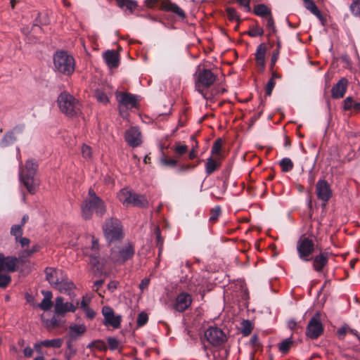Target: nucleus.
Here are the masks:
<instances>
[{"label":"nucleus","instance_id":"nucleus-49","mask_svg":"<svg viewBox=\"0 0 360 360\" xmlns=\"http://www.w3.org/2000/svg\"><path fill=\"white\" fill-rule=\"evenodd\" d=\"M148 321V314L145 312H141L137 317L136 325L138 327H142L147 323Z\"/></svg>","mask_w":360,"mask_h":360},{"label":"nucleus","instance_id":"nucleus-64","mask_svg":"<svg viewBox=\"0 0 360 360\" xmlns=\"http://www.w3.org/2000/svg\"><path fill=\"white\" fill-rule=\"evenodd\" d=\"M83 311L86 314V316L90 319H93L96 316L95 311L90 307L86 308L83 309Z\"/></svg>","mask_w":360,"mask_h":360},{"label":"nucleus","instance_id":"nucleus-12","mask_svg":"<svg viewBox=\"0 0 360 360\" xmlns=\"http://www.w3.org/2000/svg\"><path fill=\"white\" fill-rule=\"evenodd\" d=\"M102 314L104 318L103 324L105 326H112L115 329L120 328L122 316L116 315L111 307L104 306L102 309Z\"/></svg>","mask_w":360,"mask_h":360},{"label":"nucleus","instance_id":"nucleus-8","mask_svg":"<svg viewBox=\"0 0 360 360\" xmlns=\"http://www.w3.org/2000/svg\"><path fill=\"white\" fill-rule=\"evenodd\" d=\"M205 340L214 347H219L226 342L227 337L221 328L210 327L204 333L203 341Z\"/></svg>","mask_w":360,"mask_h":360},{"label":"nucleus","instance_id":"nucleus-24","mask_svg":"<svg viewBox=\"0 0 360 360\" xmlns=\"http://www.w3.org/2000/svg\"><path fill=\"white\" fill-rule=\"evenodd\" d=\"M60 271L58 269L51 267H47L45 269L46 279L52 285L55 286L58 281L61 278L58 274Z\"/></svg>","mask_w":360,"mask_h":360},{"label":"nucleus","instance_id":"nucleus-39","mask_svg":"<svg viewBox=\"0 0 360 360\" xmlns=\"http://www.w3.org/2000/svg\"><path fill=\"white\" fill-rule=\"evenodd\" d=\"M221 213V210L220 206H215L212 209L210 210V217L209 218V221L212 224L215 223L219 217H220Z\"/></svg>","mask_w":360,"mask_h":360},{"label":"nucleus","instance_id":"nucleus-38","mask_svg":"<svg viewBox=\"0 0 360 360\" xmlns=\"http://www.w3.org/2000/svg\"><path fill=\"white\" fill-rule=\"evenodd\" d=\"M279 165L281 167L282 172H288L293 169L294 164L292 160L288 158H283L279 162Z\"/></svg>","mask_w":360,"mask_h":360},{"label":"nucleus","instance_id":"nucleus-19","mask_svg":"<svg viewBox=\"0 0 360 360\" xmlns=\"http://www.w3.org/2000/svg\"><path fill=\"white\" fill-rule=\"evenodd\" d=\"M348 86V80L345 77L341 78L331 89L333 98L338 99L344 97Z\"/></svg>","mask_w":360,"mask_h":360},{"label":"nucleus","instance_id":"nucleus-48","mask_svg":"<svg viewBox=\"0 0 360 360\" xmlns=\"http://www.w3.org/2000/svg\"><path fill=\"white\" fill-rule=\"evenodd\" d=\"M160 162L163 165L170 167H175L178 164V160L176 159L167 157L162 158L160 159Z\"/></svg>","mask_w":360,"mask_h":360},{"label":"nucleus","instance_id":"nucleus-2","mask_svg":"<svg viewBox=\"0 0 360 360\" xmlns=\"http://www.w3.org/2000/svg\"><path fill=\"white\" fill-rule=\"evenodd\" d=\"M37 169L38 165L33 160H28L24 167L20 166V180L31 194L35 193L39 186V182L34 177Z\"/></svg>","mask_w":360,"mask_h":360},{"label":"nucleus","instance_id":"nucleus-3","mask_svg":"<svg viewBox=\"0 0 360 360\" xmlns=\"http://www.w3.org/2000/svg\"><path fill=\"white\" fill-rule=\"evenodd\" d=\"M57 102L60 111L68 117H76L81 113L80 102L66 91L58 96Z\"/></svg>","mask_w":360,"mask_h":360},{"label":"nucleus","instance_id":"nucleus-13","mask_svg":"<svg viewBox=\"0 0 360 360\" xmlns=\"http://www.w3.org/2000/svg\"><path fill=\"white\" fill-rule=\"evenodd\" d=\"M77 306L70 302H65L63 297H57L55 300L54 313L56 315L64 316L68 312H75Z\"/></svg>","mask_w":360,"mask_h":360},{"label":"nucleus","instance_id":"nucleus-42","mask_svg":"<svg viewBox=\"0 0 360 360\" xmlns=\"http://www.w3.org/2000/svg\"><path fill=\"white\" fill-rule=\"evenodd\" d=\"M264 34V30L262 27L256 25L250 27V30L248 32V34L252 37H256L258 36H262Z\"/></svg>","mask_w":360,"mask_h":360},{"label":"nucleus","instance_id":"nucleus-16","mask_svg":"<svg viewBox=\"0 0 360 360\" xmlns=\"http://www.w3.org/2000/svg\"><path fill=\"white\" fill-rule=\"evenodd\" d=\"M316 192L317 198L323 202H328L332 196L330 186L325 179H321L317 182Z\"/></svg>","mask_w":360,"mask_h":360},{"label":"nucleus","instance_id":"nucleus-4","mask_svg":"<svg viewBox=\"0 0 360 360\" xmlns=\"http://www.w3.org/2000/svg\"><path fill=\"white\" fill-rule=\"evenodd\" d=\"M53 66L56 71L70 76L75 69V58L66 51H57L53 56Z\"/></svg>","mask_w":360,"mask_h":360},{"label":"nucleus","instance_id":"nucleus-30","mask_svg":"<svg viewBox=\"0 0 360 360\" xmlns=\"http://www.w3.org/2000/svg\"><path fill=\"white\" fill-rule=\"evenodd\" d=\"M222 146H223L222 140L221 139H217L212 145L210 156L216 158H219L220 160H223L224 156L222 153Z\"/></svg>","mask_w":360,"mask_h":360},{"label":"nucleus","instance_id":"nucleus-22","mask_svg":"<svg viewBox=\"0 0 360 360\" xmlns=\"http://www.w3.org/2000/svg\"><path fill=\"white\" fill-rule=\"evenodd\" d=\"M222 160L214 157H209L207 159L205 167L207 176H210L215 171L218 170L221 165Z\"/></svg>","mask_w":360,"mask_h":360},{"label":"nucleus","instance_id":"nucleus-25","mask_svg":"<svg viewBox=\"0 0 360 360\" xmlns=\"http://www.w3.org/2000/svg\"><path fill=\"white\" fill-rule=\"evenodd\" d=\"M267 48L265 44H260L256 50L255 60L257 64L262 68L265 66V56Z\"/></svg>","mask_w":360,"mask_h":360},{"label":"nucleus","instance_id":"nucleus-60","mask_svg":"<svg viewBox=\"0 0 360 360\" xmlns=\"http://www.w3.org/2000/svg\"><path fill=\"white\" fill-rule=\"evenodd\" d=\"M195 165L193 164H182L179 166L178 169L179 173H184L189 170H192L195 167Z\"/></svg>","mask_w":360,"mask_h":360},{"label":"nucleus","instance_id":"nucleus-33","mask_svg":"<svg viewBox=\"0 0 360 360\" xmlns=\"http://www.w3.org/2000/svg\"><path fill=\"white\" fill-rule=\"evenodd\" d=\"M253 12L255 15L262 18H264L271 14V9L264 4H258L255 6Z\"/></svg>","mask_w":360,"mask_h":360},{"label":"nucleus","instance_id":"nucleus-6","mask_svg":"<svg viewBox=\"0 0 360 360\" xmlns=\"http://www.w3.org/2000/svg\"><path fill=\"white\" fill-rule=\"evenodd\" d=\"M135 254L134 245L127 242L122 245L112 248L110 251V259L116 264H123L133 258Z\"/></svg>","mask_w":360,"mask_h":360},{"label":"nucleus","instance_id":"nucleus-40","mask_svg":"<svg viewBox=\"0 0 360 360\" xmlns=\"http://www.w3.org/2000/svg\"><path fill=\"white\" fill-rule=\"evenodd\" d=\"M40 250V246L37 244L33 245L31 249L24 250H22L20 255L19 257L20 259L26 258L30 257L33 253L38 252Z\"/></svg>","mask_w":360,"mask_h":360},{"label":"nucleus","instance_id":"nucleus-46","mask_svg":"<svg viewBox=\"0 0 360 360\" xmlns=\"http://www.w3.org/2000/svg\"><path fill=\"white\" fill-rule=\"evenodd\" d=\"M87 347H89V348L96 347V349H98V350H101V351H105L107 349V346H106L105 342L103 340H94V341L91 342L88 345Z\"/></svg>","mask_w":360,"mask_h":360},{"label":"nucleus","instance_id":"nucleus-29","mask_svg":"<svg viewBox=\"0 0 360 360\" xmlns=\"http://www.w3.org/2000/svg\"><path fill=\"white\" fill-rule=\"evenodd\" d=\"M54 288L58 289L62 293L70 294V290L75 288V285L72 281L64 280L61 277Z\"/></svg>","mask_w":360,"mask_h":360},{"label":"nucleus","instance_id":"nucleus-32","mask_svg":"<svg viewBox=\"0 0 360 360\" xmlns=\"http://www.w3.org/2000/svg\"><path fill=\"white\" fill-rule=\"evenodd\" d=\"M131 206L146 207L148 206V201L145 195L134 193Z\"/></svg>","mask_w":360,"mask_h":360},{"label":"nucleus","instance_id":"nucleus-54","mask_svg":"<svg viewBox=\"0 0 360 360\" xmlns=\"http://www.w3.org/2000/svg\"><path fill=\"white\" fill-rule=\"evenodd\" d=\"M155 235H156V243H157V245L159 248V253H160L162 252V250L164 240L161 237L160 230L159 227H156L155 228Z\"/></svg>","mask_w":360,"mask_h":360},{"label":"nucleus","instance_id":"nucleus-34","mask_svg":"<svg viewBox=\"0 0 360 360\" xmlns=\"http://www.w3.org/2000/svg\"><path fill=\"white\" fill-rule=\"evenodd\" d=\"M63 344V339L62 338H55L52 340H45L41 341V345H44L45 347H51V348H60Z\"/></svg>","mask_w":360,"mask_h":360},{"label":"nucleus","instance_id":"nucleus-37","mask_svg":"<svg viewBox=\"0 0 360 360\" xmlns=\"http://www.w3.org/2000/svg\"><path fill=\"white\" fill-rule=\"evenodd\" d=\"M292 340L291 338H286L278 344V349L282 354H287L292 345Z\"/></svg>","mask_w":360,"mask_h":360},{"label":"nucleus","instance_id":"nucleus-18","mask_svg":"<svg viewBox=\"0 0 360 360\" xmlns=\"http://www.w3.org/2000/svg\"><path fill=\"white\" fill-rule=\"evenodd\" d=\"M18 259L16 257H5L3 254H0V272L8 271L14 272L18 267Z\"/></svg>","mask_w":360,"mask_h":360},{"label":"nucleus","instance_id":"nucleus-21","mask_svg":"<svg viewBox=\"0 0 360 360\" xmlns=\"http://www.w3.org/2000/svg\"><path fill=\"white\" fill-rule=\"evenodd\" d=\"M103 57L110 68H117L119 65V55L114 50L106 51Z\"/></svg>","mask_w":360,"mask_h":360},{"label":"nucleus","instance_id":"nucleus-9","mask_svg":"<svg viewBox=\"0 0 360 360\" xmlns=\"http://www.w3.org/2000/svg\"><path fill=\"white\" fill-rule=\"evenodd\" d=\"M216 80V75L212 72L210 70L203 69L200 70L195 82V88L199 93H200L204 98L205 96L203 93L202 88H209L211 86Z\"/></svg>","mask_w":360,"mask_h":360},{"label":"nucleus","instance_id":"nucleus-62","mask_svg":"<svg viewBox=\"0 0 360 360\" xmlns=\"http://www.w3.org/2000/svg\"><path fill=\"white\" fill-rule=\"evenodd\" d=\"M237 2L241 7L244 8L245 11H250V0H232Z\"/></svg>","mask_w":360,"mask_h":360},{"label":"nucleus","instance_id":"nucleus-14","mask_svg":"<svg viewBox=\"0 0 360 360\" xmlns=\"http://www.w3.org/2000/svg\"><path fill=\"white\" fill-rule=\"evenodd\" d=\"M126 142L132 148L137 147L142 143V136L137 127H131L124 133Z\"/></svg>","mask_w":360,"mask_h":360},{"label":"nucleus","instance_id":"nucleus-23","mask_svg":"<svg viewBox=\"0 0 360 360\" xmlns=\"http://www.w3.org/2000/svg\"><path fill=\"white\" fill-rule=\"evenodd\" d=\"M134 195V192L129 190L128 188H122L117 194L119 200L123 204V205L128 207L131 206V201Z\"/></svg>","mask_w":360,"mask_h":360},{"label":"nucleus","instance_id":"nucleus-26","mask_svg":"<svg viewBox=\"0 0 360 360\" xmlns=\"http://www.w3.org/2000/svg\"><path fill=\"white\" fill-rule=\"evenodd\" d=\"M85 254L89 257V262L96 268L98 271H102L103 263L100 262L99 252H91L89 249H86Z\"/></svg>","mask_w":360,"mask_h":360},{"label":"nucleus","instance_id":"nucleus-51","mask_svg":"<svg viewBox=\"0 0 360 360\" xmlns=\"http://www.w3.org/2000/svg\"><path fill=\"white\" fill-rule=\"evenodd\" d=\"M163 0H145V5L149 8H154L158 6L162 10V3Z\"/></svg>","mask_w":360,"mask_h":360},{"label":"nucleus","instance_id":"nucleus-44","mask_svg":"<svg viewBox=\"0 0 360 360\" xmlns=\"http://www.w3.org/2000/svg\"><path fill=\"white\" fill-rule=\"evenodd\" d=\"M349 9L353 15L360 17V0H355L352 2Z\"/></svg>","mask_w":360,"mask_h":360},{"label":"nucleus","instance_id":"nucleus-31","mask_svg":"<svg viewBox=\"0 0 360 360\" xmlns=\"http://www.w3.org/2000/svg\"><path fill=\"white\" fill-rule=\"evenodd\" d=\"M69 328V335L73 339H76L81 336L86 330V328L84 324H72L70 326Z\"/></svg>","mask_w":360,"mask_h":360},{"label":"nucleus","instance_id":"nucleus-57","mask_svg":"<svg viewBox=\"0 0 360 360\" xmlns=\"http://www.w3.org/2000/svg\"><path fill=\"white\" fill-rule=\"evenodd\" d=\"M11 282V277L8 274H0V288L7 287Z\"/></svg>","mask_w":360,"mask_h":360},{"label":"nucleus","instance_id":"nucleus-55","mask_svg":"<svg viewBox=\"0 0 360 360\" xmlns=\"http://www.w3.org/2000/svg\"><path fill=\"white\" fill-rule=\"evenodd\" d=\"M82 154L84 158L89 160L92 156L91 148L86 144H83L82 146Z\"/></svg>","mask_w":360,"mask_h":360},{"label":"nucleus","instance_id":"nucleus-61","mask_svg":"<svg viewBox=\"0 0 360 360\" xmlns=\"http://www.w3.org/2000/svg\"><path fill=\"white\" fill-rule=\"evenodd\" d=\"M274 86H275L274 79L271 78L266 85V89H265L266 95L270 96L272 93V91H273Z\"/></svg>","mask_w":360,"mask_h":360},{"label":"nucleus","instance_id":"nucleus-15","mask_svg":"<svg viewBox=\"0 0 360 360\" xmlns=\"http://www.w3.org/2000/svg\"><path fill=\"white\" fill-rule=\"evenodd\" d=\"M191 295L188 292H182L176 296L173 308L179 312H184L191 305Z\"/></svg>","mask_w":360,"mask_h":360},{"label":"nucleus","instance_id":"nucleus-35","mask_svg":"<svg viewBox=\"0 0 360 360\" xmlns=\"http://www.w3.org/2000/svg\"><path fill=\"white\" fill-rule=\"evenodd\" d=\"M263 23L266 26V29L268 32V35H271L276 32L274 20L273 19L271 14L263 18Z\"/></svg>","mask_w":360,"mask_h":360},{"label":"nucleus","instance_id":"nucleus-63","mask_svg":"<svg viewBox=\"0 0 360 360\" xmlns=\"http://www.w3.org/2000/svg\"><path fill=\"white\" fill-rule=\"evenodd\" d=\"M137 4L134 1L127 0L125 4V7L127 10L129 11V13H132L133 11L136 8Z\"/></svg>","mask_w":360,"mask_h":360},{"label":"nucleus","instance_id":"nucleus-58","mask_svg":"<svg viewBox=\"0 0 360 360\" xmlns=\"http://www.w3.org/2000/svg\"><path fill=\"white\" fill-rule=\"evenodd\" d=\"M347 333H349L348 325H344L342 327L339 328L337 330V335H338V338L341 340H343L345 338V336Z\"/></svg>","mask_w":360,"mask_h":360},{"label":"nucleus","instance_id":"nucleus-5","mask_svg":"<svg viewBox=\"0 0 360 360\" xmlns=\"http://www.w3.org/2000/svg\"><path fill=\"white\" fill-rule=\"evenodd\" d=\"M103 231L104 236L108 243L119 241L124 236L121 221L115 218L105 219L103 226Z\"/></svg>","mask_w":360,"mask_h":360},{"label":"nucleus","instance_id":"nucleus-20","mask_svg":"<svg viewBox=\"0 0 360 360\" xmlns=\"http://www.w3.org/2000/svg\"><path fill=\"white\" fill-rule=\"evenodd\" d=\"M328 262V252H321L315 256L313 259V267L317 272L323 271V268L327 265Z\"/></svg>","mask_w":360,"mask_h":360},{"label":"nucleus","instance_id":"nucleus-11","mask_svg":"<svg viewBox=\"0 0 360 360\" xmlns=\"http://www.w3.org/2000/svg\"><path fill=\"white\" fill-rule=\"evenodd\" d=\"M323 333V326L321 322L320 316L316 314L309 321L306 335L311 339L318 338Z\"/></svg>","mask_w":360,"mask_h":360},{"label":"nucleus","instance_id":"nucleus-43","mask_svg":"<svg viewBox=\"0 0 360 360\" xmlns=\"http://www.w3.org/2000/svg\"><path fill=\"white\" fill-rule=\"evenodd\" d=\"M15 139L16 138L13 131L8 132L4 136L1 141V145L3 146H7L8 145L13 143Z\"/></svg>","mask_w":360,"mask_h":360},{"label":"nucleus","instance_id":"nucleus-59","mask_svg":"<svg viewBox=\"0 0 360 360\" xmlns=\"http://www.w3.org/2000/svg\"><path fill=\"white\" fill-rule=\"evenodd\" d=\"M107 341L108 347L111 350H115L119 346L120 342L118 340L115 338L110 337L108 338Z\"/></svg>","mask_w":360,"mask_h":360},{"label":"nucleus","instance_id":"nucleus-27","mask_svg":"<svg viewBox=\"0 0 360 360\" xmlns=\"http://www.w3.org/2000/svg\"><path fill=\"white\" fill-rule=\"evenodd\" d=\"M42 295H44V298L41 300V303L39 304V307L41 309L44 311H49L51 309L53 306L52 297L53 294L49 290H43Z\"/></svg>","mask_w":360,"mask_h":360},{"label":"nucleus","instance_id":"nucleus-17","mask_svg":"<svg viewBox=\"0 0 360 360\" xmlns=\"http://www.w3.org/2000/svg\"><path fill=\"white\" fill-rule=\"evenodd\" d=\"M162 11L171 12L181 20H184L187 18V15L185 11L171 0H163L162 3Z\"/></svg>","mask_w":360,"mask_h":360},{"label":"nucleus","instance_id":"nucleus-28","mask_svg":"<svg viewBox=\"0 0 360 360\" xmlns=\"http://www.w3.org/2000/svg\"><path fill=\"white\" fill-rule=\"evenodd\" d=\"M343 108L345 111L360 112V102L355 101L352 96H348L344 100Z\"/></svg>","mask_w":360,"mask_h":360},{"label":"nucleus","instance_id":"nucleus-10","mask_svg":"<svg viewBox=\"0 0 360 360\" xmlns=\"http://www.w3.org/2000/svg\"><path fill=\"white\" fill-rule=\"evenodd\" d=\"M115 96L118 102L120 112L124 109H131L138 106V97L134 94L127 92L117 91Z\"/></svg>","mask_w":360,"mask_h":360},{"label":"nucleus","instance_id":"nucleus-1","mask_svg":"<svg viewBox=\"0 0 360 360\" xmlns=\"http://www.w3.org/2000/svg\"><path fill=\"white\" fill-rule=\"evenodd\" d=\"M82 215L85 219L91 218L93 213L103 217L106 212L104 202L96 194L92 188L89 190L88 196L81 205Z\"/></svg>","mask_w":360,"mask_h":360},{"label":"nucleus","instance_id":"nucleus-50","mask_svg":"<svg viewBox=\"0 0 360 360\" xmlns=\"http://www.w3.org/2000/svg\"><path fill=\"white\" fill-rule=\"evenodd\" d=\"M226 14L230 20H239V15L236 10L232 7H228L226 9Z\"/></svg>","mask_w":360,"mask_h":360},{"label":"nucleus","instance_id":"nucleus-47","mask_svg":"<svg viewBox=\"0 0 360 360\" xmlns=\"http://www.w3.org/2000/svg\"><path fill=\"white\" fill-rule=\"evenodd\" d=\"M44 323L47 328H54L60 325V321L56 316L44 320Z\"/></svg>","mask_w":360,"mask_h":360},{"label":"nucleus","instance_id":"nucleus-7","mask_svg":"<svg viewBox=\"0 0 360 360\" xmlns=\"http://www.w3.org/2000/svg\"><path fill=\"white\" fill-rule=\"evenodd\" d=\"M297 251L300 259L304 262L311 259V255L314 250V243L312 239L302 236L297 242Z\"/></svg>","mask_w":360,"mask_h":360},{"label":"nucleus","instance_id":"nucleus-52","mask_svg":"<svg viewBox=\"0 0 360 360\" xmlns=\"http://www.w3.org/2000/svg\"><path fill=\"white\" fill-rule=\"evenodd\" d=\"M279 53H280V44H278L277 49L274 51L272 56H271V64H270V69L271 70H273L274 65L278 59Z\"/></svg>","mask_w":360,"mask_h":360},{"label":"nucleus","instance_id":"nucleus-53","mask_svg":"<svg viewBox=\"0 0 360 360\" xmlns=\"http://www.w3.org/2000/svg\"><path fill=\"white\" fill-rule=\"evenodd\" d=\"M95 96L97 101H99L100 103L107 104L109 102V98L108 96L102 91H96Z\"/></svg>","mask_w":360,"mask_h":360},{"label":"nucleus","instance_id":"nucleus-41","mask_svg":"<svg viewBox=\"0 0 360 360\" xmlns=\"http://www.w3.org/2000/svg\"><path fill=\"white\" fill-rule=\"evenodd\" d=\"M188 150L186 145L177 143L173 148V151L178 157H181L186 154Z\"/></svg>","mask_w":360,"mask_h":360},{"label":"nucleus","instance_id":"nucleus-36","mask_svg":"<svg viewBox=\"0 0 360 360\" xmlns=\"http://www.w3.org/2000/svg\"><path fill=\"white\" fill-rule=\"evenodd\" d=\"M304 7L309 10L311 13L316 15L319 19H321L322 15L313 0L306 1L304 4Z\"/></svg>","mask_w":360,"mask_h":360},{"label":"nucleus","instance_id":"nucleus-56","mask_svg":"<svg viewBox=\"0 0 360 360\" xmlns=\"http://www.w3.org/2000/svg\"><path fill=\"white\" fill-rule=\"evenodd\" d=\"M243 330L242 333L244 335H248L250 334L252 330V324L250 321L244 320L242 323Z\"/></svg>","mask_w":360,"mask_h":360},{"label":"nucleus","instance_id":"nucleus-45","mask_svg":"<svg viewBox=\"0 0 360 360\" xmlns=\"http://www.w3.org/2000/svg\"><path fill=\"white\" fill-rule=\"evenodd\" d=\"M11 234L15 238V240H18L22 235V225L15 224L11 226Z\"/></svg>","mask_w":360,"mask_h":360}]
</instances>
